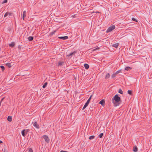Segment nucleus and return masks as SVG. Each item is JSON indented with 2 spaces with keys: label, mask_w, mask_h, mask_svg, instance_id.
I'll return each mask as SVG.
<instances>
[{
  "label": "nucleus",
  "mask_w": 152,
  "mask_h": 152,
  "mask_svg": "<svg viewBox=\"0 0 152 152\" xmlns=\"http://www.w3.org/2000/svg\"><path fill=\"white\" fill-rule=\"evenodd\" d=\"M3 143V142L2 141L0 140V144L2 143Z\"/></svg>",
  "instance_id": "36"
},
{
  "label": "nucleus",
  "mask_w": 152,
  "mask_h": 152,
  "mask_svg": "<svg viewBox=\"0 0 152 152\" xmlns=\"http://www.w3.org/2000/svg\"><path fill=\"white\" fill-rule=\"evenodd\" d=\"M28 152H33V151L31 148H29L28 149Z\"/></svg>",
  "instance_id": "31"
},
{
  "label": "nucleus",
  "mask_w": 152,
  "mask_h": 152,
  "mask_svg": "<svg viewBox=\"0 0 152 152\" xmlns=\"http://www.w3.org/2000/svg\"><path fill=\"white\" fill-rule=\"evenodd\" d=\"M60 39H62L63 40L66 39L68 38V37L67 36L64 37H58Z\"/></svg>",
  "instance_id": "10"
},
{
  "label": "nucleus",
  "mask_w": 152,
  "mask_h": 152,
  "mask_svg": "<svg viewBox=\"0 0 152 152\" xmlns=\"http://www.w3.org/2000/svg\"><path fill=\"white\" fill-rule=\"evenodd\" d=\"M92 95H91L90 96V98L88 99V100H87V102H88L89 103V102H90V100L91 99V97H92Z\"/></svg>",
  "instance_id": "24"
},
{
  "label": "nucleus",
  "mask_w": 152,
  "mask_h": 152,
  "mask_svg": "<svg viewBox=\"0 0 152 152\" xmlns=\"http://www.w3.org/2000/svg\"><path fill=\"white\" fill-rule=\"evenodd\" d=\"M89 103V102H86L85 104L84 105V107L83 108V110L84 109L88 106Z\"/></svg>",
  "instance_id": "11"
},
{
  "label": "nucleus",
  "mask_w": 152,
  "mask_h": 152,
  "mask_svg": "<svg viewBox=\"0 0 152 152\" xmlns=\"http://www.w3.org/2000/svg\"><path fill=\"white\" fill-rule=\"evenodd\" d=\"M127 92L129 94L131 95L132 94V92L131 91L128 90Z\"/></svg>",
  "instance_id": "27"
},
{
  "label": "nucleus",
  "mask_w": 152,
  "mask_h": 152,
  "mask_svg": "<svg viewBox=\"0 0 152 152\" xmlns=\"http://www.w3.org/2000/svg\"><path fill=\"white\" fill-rule=\"evenodd\" d=\"M47 84H48V83L47 82H46L44 84L43 86L42 87L44 88H45L46 86L47 85Z\"/></svg>",
  "instance_id": "22"
},
{
  "label": "nucleus",
  "mask_w": 152,
  "mask_h": 152,
  "mask_svg": "<svg viewBox=\"0 0 152 152\" xmlns=\"http://www.w3.org/2000/svg\"><path fill=\"white\" fill-rule=\"evenodd\" d=\"M99 49V48H96V49H93V50H92V51H94L96 50H98V49Z\"/></svg>",
  "instance_id": "34"
},
{
  "label": "nucleus",
  "mask_w": 152,
  "mask_h": 152,
  "mask_svg": "<svg viewBox=\"0 0 152 152\" xmlns=\"http://www.w3.org/2000/svg\"><path fill=\"white\" fill-rule=\"evenodd\" d=\"M99 103L101 104L102 106H104L105 104V101L104 99H102L99 102Z\"/></svg>",
  "instance_id": "8"
},
{
  "label": "nucleus",
  "mask_w": 152,
  "mask_h": 152,
  "mask_svg": "<svg viewBox=\"0 0 152 152\" xmlns=\"http://www.w3.org/2000/svg\"><path fill=\"white\" fill-rule=\"evenodd\" d=\"M33 125L37 129L39 128V125L36 122L33 123Z\"/></svg>",
  "instance_id": "6"
},
{
  "label": "nucleus",
  "mask_w": 152,
  "mask_h": 152,
  "mask_svg": "<svg viewBox=\"0 0 152 152\" xmlns=\"http://www.w3.org/2000/svg\"><path fill=\"white\" fill-rule=\"evenodd\" d=\"M63 63V62L59 61L58 63V66H61L62 65V64Z\"/></svg>",
  "instance_id": "26"
},
{
  "label": "nucleus",
  "mask_w": 152,
  "mask_h": 152,
  "mask_svg": "<svg viewBox=\"0 0 152 152\" xmlns=\"http://www.w3.org/2000/svg\"><path fill=\"white\" fill-rule=\"evenodd\" d=\"M12 15V13L10 12H7L4 15V17H7V16L10 17Z\"/></svg>",
  "instance_id": "7"
},
{
  "label": "nucleus",
  "mask_w": 152,
  "mask_h": 152,
  "mask_svg": "<svg viewBox=\"0 0 152 152\" xmlns=\"http://www.w3.org/2000/svg\"><path fill=\"white\" fill-rule=\"evenodd\" d=\"M118 46V43H115L113 45V46L115 48H117Z\"/></svg>",
  "instance_id": "18"
},
{
  "label": "nucleus",
  "mask_w": 152,
  "mask_h": 152,
  "mask_svg": "<svg viewBox=\"0 0 152 152\" xmlns=\"http://www.w3.org/2000/svg\"><path fill=\"white\" fill-rule=\"evenodd\" d=\"M133 151L134 152H136L137 151V146L135 145L133 149Z\"/></svg>",
  "instance_id": "12"
},
{
  "label": "nucleus",
  "mask_w": 152,
  "mask_h": 152,
  "mask_svg": "<svg viewBox=\"0 0 152 152\" xmlns=\"http://www.w3.org/2000/svg\"><path fill=\"white\" fill-rule=\"evenodd\" d=\"M6 65L9 67H10L11 66V65L10 63H7L6 64Z\"/></svg>",
  "instance_id": "25"
},
{
  "label": "nucleus",
  "mask_w": 152,
  "mask_h": 152,
  "mask_svg": "<svg viewBox=\"0 0 152 152\" xmlns=\"http://www.w3.org/2000/svg\"><path fill=\"white\" fill-rule=\"evenodd\" d=\"M95 137V136H91L89 138V139L90 140H92V139H93Z\"/></svg>",
  "instance_id": "23"
},
{
  "label": "nucleus",
  "mask_w": 152,
  "mask_h": 152,
  "mask_svg": "<svg viewBox=\"0 0 152 152\" xmlns=\"http://www.w3.org/2000/svg\"><path fill=\"white\" fill-rule=\"evenodd\" d=\"M4 99V98H3L2 99H1V102L3 101V100Z\"/></svg>",
  "instance_id": "37"
},
{
  "label": "nucleus",
  "mask_w": 152,
  "mask_h": 152,
  "mask_svg": "<svg viewBox=\"0 0 152 152\" xmlns=\"http://www.w3.org/2000/svg\"><path fill=\"white\" fill-rule=\"evenodd\" d=\"M7 120L10 122H11L12 121V117L10 116H8L7 118Z\"/></svg>",
  "instance_id": "15"
},
{
  "label": "nucleus",
  "mask_w": 152,
  "mask_h": 152,
  "mask_svg": "<svg viewBox=\"0 0 152 152\" xmlns=\"http://www.w3.org/2000/svg\"><path fill=\"white\" fill-rule=\"evenodd\" d=\"M28 132V129H23L21 132V134L23 137H25Z\"/></svg>",
  "instance_id": "3"
},
{
  "label": "nucleus",
  "mask_w": 152,
  "mask_h": 152,
  "mask_svg": "<svg viewBox=\"0 0 152 152\" xmlns=\"http://www.w3.org/2000/svg\"><path fill=\"white\" fill-rule=\"evenodd\" d=\"M60 152H67L66 151H61Z\"/></svg>",
  "instance_id": "35"
},
{
  "label": "nucleus",
  "mask_w": 152,
  "mask_h": 152,
  "mask_svg": "<svg viewBox=\"0 0 152 152\" xmlns=\"http://www.w3.org/2000/svg\"><path fill=\"white\" fill-rule=\"evenodd\" d=\"M84 66L85 69H88L89 67V66L88 64H84Z\"/></svg>",
  "instance_id": "13"
},
{
  "label": "nucleus",
  "mask_w": 152,
  "mask_h": 152,
  "mask_svg": "<svg viewBox=\"0 0 152 152\" xmlns=\"http://www.w3.org/2000/svg\"><path fill=\"white\" fill-rule=\"evenodd\" d=\"M42 137L46 142H49L50 140L47 136L46 135H44Z\"/></svg>",
  "instance_id": "4"
},
{
  "label": "nucleus",
  "mask_w": 152,
  "mask_h": 152,
  "mask_svg": "<svg viewBox=\"0 0 152 152\" xmlns=\"http://www.w3.org/2000/svg\"><path fill=\"white\" fill-rule=\"evenodd\" d=\"M7 0H4L2 2V4L6 3H7Z\"/></svg>",
  "instance_id": "32"
},
{
  "label": "nucleus",
  "mask_w": 152,
  "mask_h": 152,
  "mask_svg": "<svg viewBox=\"0 0 152 152\" xmlns=\"http://www.w3.org/2000/svg\"><path fill=\"white\" fill-rule=\"evenodd\" d=\"M115 28V25H113L110 27L106 31L107 33L111 31Z\"/></svg>",
  "instance_id": "2"
},
{
  "label": "nucleus",
  "mask_w": 152,
  "mask_h": 152,
  "mask_svg": "<svg viewBox=\"0 0 152 152\" xmlns=\"http://www.w3.org/2000/svg\"><path fill=\"white\" fill-rule=\"evenodd\" d=\"M26 17V11H24L23 13V20H24V18Z\"/></svg>",
  "instance_id": "9"
},
{
  "label": "nucleus",
  "mask_w": 152,
  "mask_h": 152,
  "mask_svg": "<svg viewBox=\"0 0 152 152\" xmlns=\"http://www.w3.org/2000/svg\"><path fill=\"white\" fill-rule=\"evenodd\" d=\"M132 20L135 21L136 22H137V20H136V19H135V18H132Z\"/></svg>",
  "instance_id": "33"
},
{
  "label": "nucleus",
  "mask_w": 152,
  "mask_h": 152,
  "mask_svg": "<svg viewBox=\"0 0 152 152\" xmlns=\"http://www.w3.org/2000/svg\"><path fill=\"white\" fill-rule=\"evenodd\" d=\"M116 75H117L115 73H113L112 75L111 76V77L112 78H113L114 77H115L116 76Z\"/></svg>",
  "instance_id": "20"
},
{
  "label": "nucleus",
  "mask_w": 152,
  "mask_h": 152,
  "mask_svg": "<svg viewBox=\"0 0 152 152\" xmlns=\"http://www.w3.org/2000/svg\"><path fill=\"white\" fill-rule=\"evenodd\" d=\"M118 92V93H120L121 94H122L123 93V91L121 89H119Z\"/></svg>",
  "instance_id": "21"
},
{
  "label": "nucleus",
  "mask_w": 152,
  "mask_h": 152,
  "mask_svg": "<svg viewBox=\"0 0 152 152\" xmlns=\"http://www.w3.org/2000/svg\"><path fill=\"white\" fill-rule=\"evenodd\" d=\"M121 71V70H119L117 71L115 73L116 75H117L118 73H120Z\"/></svg>",
  "instance_id": "30"
},
{
  "label": "nucleus",
  "mask_w": 152,
  "mask_h": 152,
  "mask_svg": "<svg viewBox=\"0 0 152 152\" xmlns=\"http://www.w3.org/2000/svg\"><path fill=\"white\" fill-rule=\"evenodd\" d=\"M33 39V37H29L28 38V39L29 41H32Z\"/></svg>",
  "instance_id": "19"
},
{
  "label": "nucleus",
  "mask_w": 152,
  "mask_h": 152,
  "mask_svg": "<svg viewBox=\"0 0 152 152\" xmlns=\"http://www.w3.org/2000/svg\"><path fill=\"white\" fill-rule=\"evenodd\" d=\"M0 67L2 69V71H3L4 69V67L3 66H0Z\"/></svg>",
  "instance_id": "28"
},
{
  "label": "nucleus",
  "mask_w": 152,
  "mask_h": 152,
  "mask_svg": "<svg viewBox=\"0 0 152 152\" xmlns=\"http://www.w3.org/2000/svg\"><path fill=\"white\" fill-rule=\"evenodd\" d=\"M131 69H132V68L131 67H129V66H127L125 68V70L128 71V70H129Z\"/></svg>",
  "instance_id": "17"
},
{
  "label": "nucleus",
  "mask_w": 152,
  "mask_h": 152,
  "mask_svg": "<svg viewBox=\"0 0 152 152\" xmlns=\"http://www.w3.org/2000/svg\"><path fill=\"white\" fill-rule=\"evenodd\" d=\"M103 135V133H102L100 134L99 135V137L100 138H102V137Z\"/></svg>",
  "instance_id": "29"
},
{
  "label": "nucleus",
  "mask_w": 152,
  "mask_h": 152,
  "mask_svg": "<svg viewBox=\"0 0 152 152\" xmlns=\"http://www.w3.org/2000/svg\"><path fill=\"white\" fill-rule=\"evenodd\" d=\"M76 52L75 51H74L73 52L71 53L68 54H67L66 55V57L68 58H69L71 57L73 55H74L75 53Z\"/></svg>",
  "instance_id": "5"
},
{
  "label": "nucleus",
  "mask_w": 152,
  "mask_h": 152,
  "mask_svg": "<svg viewBox=\"0 0 152 152\" xmlns=\"http://www.w3.org/2000/svg\"><path fill=\"white\" fill-rule=\"evenodd\" d=\"M15 45V43L14 42H12L11 43L9 44L10 47H13Z\"/></svg>",
  "instance_id": "14"
},
{
  "label": "nucleus",
  "mask_w": 152,
  "mask_h": 152,
  "mask_svg": "<svg viewBox=\"0 0 152 152\" xmlns=\"http://www.w3.org/2000/svg\"><path fill=\"white\" fill-rule=\"evenodd\" d=\"M110 77V75L109 73L107 74L105 76V79H107Z\"/></svg>",
  "instance_id": "16"
},
{
  "label": "nucleus",
  "mask_w": 152,
  "mask_h": 152,
  "mask_svg": "<svg viewBox=\"0 0 152 152\" xmlns=\"http://www.w3.org/2000/svg\"><path fill=\"white\" fill-rule=\"evenodd\" d=\"M121 99L117 95H115L112 98V101L115 106L119 105L121 103Z\"/></svg>",
  "instance_id": "1"
}]
</instances>
